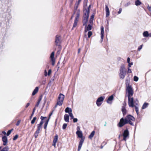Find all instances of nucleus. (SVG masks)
I'll return each instance as SVG.
<instances>
[{"label": "nucleus", "instance_id": "nucleus-1", "mask_svg": "<svg viewBox=\"0 0 151 151\" xmlns=\"http://www.w3.org/2000/svg\"><path fill=\"white\" fill-rule=\"evenodd\" d=\"M126 91L127 93V96L128 97V103L129 107L133 106V102H134V99L133 97L131 98V96L133 95L134 92L131 86L129 85L127 87Z\"/></svg>", "mask_w": 151, "mask_h": 151}, {"label": "nucleus", "instance_id": "nucleus-2", "mask_svg": "<svg viewBox=\"0 0 151 151\" xmlns=\"http://www.w3.org/2000/svg\"><path fill=\"white\" fill-rule=\"evenodd\" d=\"M89 17H83L82 23L83 25L85 26V33H86L88 31L91 30L92 28V25L90 24L87 25V23L88 21Z\"/></svg>", "mask_w": 151, "mask_h": 151}, {"label": "nucleus", "instance_id": "nucleus-3", "mask_svg": "<svg viewBox=\"0 0 151 151\" xmlns=\"http://www.w3.org/2000/svg\"><path fill=\"white\" fill-rule=\"evenodd\" d=\"M47 117H43L42 116H41L40 119L41 120L40 123L37 125V129L34 134V136L35 138H36L37 137L38 134L40 133V131L42 128V125L43 123V120L45 119H47Z\"/></svg>", "mask_w": 151, "mask_h": 151}, {"label": "nucleus", "instance_id": "nucleus-4", "mask_svg": "<svg viewBox=\"0 0 151 151\" xmlns=\"http://www.w3.org/2000/svg\"><path fill=\"white\" fill-rule=\"evenodd\" d=\"M76 133L79 138H81L78 149V151H80L84 140L85 137H83V134L81 131H77Z\"/></svg>", "mask_w": 151, "mask_h": 151}, {"label": "nucleus", "instance_id": "nucleus-5", "mask_svg": "<svg viewBox=\"0 0 151 151\" xmlns=\"http://www.w3.org/2000/svg\"><path fill=\"white\" fill-rule=\"evenodd\" d=\"M126 74V70L123 64H122L120 67L119 69V76L120 78L123 79L124 78Z\"/></svg>", "mask_w": 151, "mask_h": 151}, {"label": "nucleus", "instance_id": "nucleus-6", "mask_svg": "<svg viewBox=\"0 0 151 151\" xmlns=\"http://www.w3.org/2000/svg\"><path fill=\"white\" fill-rule=\"evenodd\" d=\"M86 5H84L83 6V17H89V14L90 12V9L91 6V5H89L87 9L86 7L87 6V1H86Z\"/></svg>", "mask_w": 151, "mask_h": 151}, {"label": "nucleus", "instance_id": "nucleus-7", "mask_svg": "<svg viewBox=\"0 0 151 151\" xmlns=\"http://www.w3.org/2000/svg\"><path fill=\"white\" fill-rule=\"evenodd\" d=\"M127 124L129 123L130 125L132 126H134V124L132 121L134 122L135 118L132 116L131 115H128L125 118Z\"/></svg>", "mask_w": 151, "mask_h": 151}, {"label": "nucleus", "instance_id": "nucleus-8", "mask_svg": "<svg viewBox=\"0 0 151 151\" xmlns=\"http://www.w3.org/2000/svg\"><path fill=\"white\" fill-rule=\"evenodd\" d=\"M127 124V123L125 118L123 117L120 119L119 122L117 124V126L119 127H121Z\"/></svg>", "mask_w": 151, "mask_h": 151}, {"label": "nucleus", "instance_id": "nucleus-9", "mask_svg": "<svg viewBox=\"0 0 151 151\" xmlns=\"http://www.w3.org/2000/svg\"><path fill=\"white\" fill-rule=\"evenodd\" d=\"M139 101L137 99H136L134 100V102H133V106L131 107H135V111L137 114H139V105H138Z\"/></svg>", "mask_w": 151, "mask_h": 151}, {"label": "nucleus", "instance_id": "nucleus-10", "mask_svg": "<svg viewBox=\"0 0 151 151\" xmlns=\"http://www.w3.org/2000/svg\"><path fill=\"white\" fill-rule=\"evenodd\" d=\"M61 37L60 36L57 35L55 37V42L56 45L60 46L61 43Z\"/></svg>", "mask_w": 151, "mask_h": 151}, {"label": "nucleus", "instance_id": "nucleus-11", "mask_svg": "<svg viewBox=\"0 0 151 151\" xmlns=\"http://www.w3.org/2000/svg\"><path fill=\"white\" fill-rule=\"evenodd\" d=\"M129 132L127 129L125 130L123 133V140L126 141V139L129 137Z\"/></svg>", "mask_w": 151, "mask_h": 151}, {"label": "nucleus", "instance_id": "nucleus-12", "mask_svg": "<svg viewBox=\"0 0 151 151\" xmlns=\"http://www.w3.org/2000/svg\"><path fill=\"white\" fill-rule=\"evenodd\" d=\"M104 99L105 97L101 96L97 99L96 101V104L98 106H101L102 104L101 102L104 101Z\"/></svg>", "mask_w": 151, "mask_h": 151}, {"label": "nucleus", "instance_id": "nucleus-13", "mask_svg": "<svg viewBox=\"0 0 151 151\" xmlns=\"http://www.w3.org/2000/svg\"><path fill=\"white\" fill-rule=\"evenodd\" d=\"M101 42H102L103 40L104 34V27L102 26H101Z\"/></svg>", "mask_w": 151, "mask_h": 151}, {"label": "nucleus", "instance_id": "nucleus-14", "mask_svg": "<svg viewBox=\"0 0 151 151\" xmlns=\"http://www.w3.org/2000/svg\"><path fill=\"white\" fill-rule=\"evenodd\" d=\"M2 140L3 142V145L4 146L6 145L8 142L7 137L6 136H4L2 137Z\"/></svg>", "mask_w": 151, "mask_h": 151}, {"label": "nucleus", "instance_id": "nucleus-15", "mask_svg": "<svg viewBox=\"0 0 151 151\" xmlns=\"http://www.w3.org/2000/svg\"><path fill=\"white\" fill-rule=\"evenodd\" d=\"M105 10L106 12V17H107L109 15L110 12L109 9L107 5H105Z\"/></svg>", "mask_w": 151, "mask_h": 151}, {"label": "nucleus", "instance_id": "nucleus-16", "mask_svg": "<svg viewBox=\"0 0 151 151\" xmlns=\"http://www.w3.org/2000/svg\"><path fill=\"white\" fill-rule=\"evenodd\" d=\"M65 96L62 93H60L59 96L58 97V100H60L62 101H63Z\"/></svg>", "mask_w": 151, "mask_h": 151}, {"label": "nucleus", "instance_id": "nucleus-17", "mask_svg": "<svg viewBox=\"0 0 151 151\" xmlns=\"http://www.w3.org/2000/svg\"><path fill=\"white\" fill-rule=\"evenodd\" d=\"M45 123L44 125V128L45 129H46L47 124L49 121V119H45Z\"/></svg>", "mask_w": 151, "mask_h": 151}, {"label": "nucleus", "instance_id": "nucleus-18", "mask_svg": "<svg viewBox=\"0 0 151 151\" xmlns=\"http://www.w3.org/2000/svg\"><path fill=\"white\" fill-rule=\"evenodd\" d=\"M80 10L78 9L77 10V12L76 13V16L75 18V19L78 20V19L80 15Z\"/></svg>", "mask_w": 151, "mask_h": 151}, {"label": "nucleus", "instance_id": "nucleus-19", "mask_svg": "<svg viewBox=\"0 0 151 151\" xmlns=\"http://www.w3.org/2000/svg\"><path fill=\"white\" fill-rule=\"evenodd\" d=\"M64 119L65 121L67 122H69V116L68 114H65L64 116Z\"/></svg>", "mask_w": 151, "mask_h": 151}, {"label": "nucleus", "instance_id": "nucleus-20", "mask_svg": "<svg viewBox=\"0 0 151 151\" xmlns=\"http://www.w3.org/2000/svg\"><path fill=\"white\" fill-rule=\"evenodd\" d=\"M114 98V96L113 95H111L110 96L108 99L107 100L106 102L107 103L109 104L111 103H110L109 101H112Z\"/></svg>", "mask_w": 151, "mask_h": 151}, {"label": "nucleus", "instance_id": "nucleus-21", "mask_svg": "<svg viewBox=\"0 0 151 151\" xmlns=\"http://www.w3.org/2000/svg\"><path fill=\"white\" fill-rule=\"evenodd\" d=\"M143 36L145 37H150V33H149L147 31H145L143 33Z\"/></svg>", "mask_w": 151, "mask_h": 151}, {"label": "nucleus", "instance_id": "nucleus-22", "mask_svg": "<svg viewBox=\"0 0 151 151\" xmlns=\"http://www.w3.org/2000/svg\"><path fill=\"white\" fill-rule=\"evenodd\" d=\"M38 87H36L32 93V95L33 96L35 95L38 92Z\"/></svg>", "mask_w": 151, "mask_h": 151}, {"label": "nucleus", "instance_id": "nucleus-23", "mask_svg": "<svg viewBox=\"0 0 151 151\" xmlns=\"http://www.w3.org/2000/svg\"><path fill=\"white\" fill-rule=\"evenodd\" d=\"M65 111L66 113H68L69 114L70 112H72V109L70 108L67 107L65 109Z\"/></svg>", "mask_w": 151, "mask_h": 151}, {"label": "nucleus", "instance_id": "nucleus-24", "mask_svg": "<svg viewBox=\"0 0 151 151\" xmlns=\"http://www.w3.org/2000/svg\"><path fill=\"white\" fill-rule=\"evenodd\" d=\"M122 111L124 116H125L127 113V110L126 109V108L123 107L122 108Z\"/></svg>", "mask_w": 151, "mask_h": 151}, {"label": "nucleus", "instance_id": "nucleus-25", "mask_svg": "<svg viewBox=\"0 0 151 151\" xmlns=\"http://www.w3.org/2000/svg\"><path fill=\"white\" fill-rule=\"evenodd\" d=\"M142 3L140 0H136L135 1V4L136 6H139L142 4Z\"/></svg>", "mask_w": 151, "mask_h": 151}, {"label": "nucleus", "instance_id": "nucleus-26", "mask_svg": "<svg viewBox=\"0 0 151 151\" xmlns=\"http://www.w3.org/2000/svg\"><path fill=\"white\" fill-rule=\"evenodd\" d=\"M78 21V20L75 19L72 30H73V28L77 26Z\"/></svg>", "mask_w": 151, "mask_h": 151}, {"label": "nucleus", "instance_id": "nucleus-27", "mask_svg": "<svg viewBox=\"0 0 151 151\" xmlns=\"http://www.w3.org/2000/svg\"><path fill=\"white\" fill-rule=\"evenodd\" d=\"M58 136L57 134H56L54 138L53 142L56 143L58 140Z\"/></svg>", "mask_w": 151, "mask_h": 151}, {"label": "nucleus", "instance_id": "nucleus-28", "mask_svg": "<svg viewBox=\"0 0 151 151\" xmlns=\"http://www.w3.org/2000/svg\"><path fill=\"white\" fill-rule=\"evenodd\" d=\"M95 132L94 131H93L89 135L88 138L90 139H91L93 137L94 134H95Z\"/></svg>", "mask_w": 151, "mask_h": 151}, {"label": "nucleus", "instance_id": "nucleus-29", "mask_svg": "<svg viewBox=\"0 0 151 151\" xmlns=\"http://www.w3.org/2000/svg\"><path fill=\"white\" fill-rule=\"evenodd\" d=\"M149 105V104L146 103H145L144 104H143L142 106V109H144L146 108Z\"/></svg>", "mask_w": 151, "mask_h": 151}, {"label": "nucleus", "instance_id": "nucleus-30", "mask_svg": "<svg viewBox=\"0 0 151 151\" xmlns=\"http://www.w3.org/2000/svg\"><path fill=\"white\" fill-rule=\"evenodd\" d=\"M63 101L60 100H58L57 103V105H58L60 106L62 105L63 103Z\"/></svg>", "mask_w": 151, "mask_h": 151}, {"label": "nucleus", "instance_id": "nucleus-31", "mask_svg": "<svg viewBox=\"0 0 151 151\" xmlns=\"http://www.w3.org/2000/svg\"><path fill=\"white\" fill-rule=\"evenodd\" d=\"M9 150V147H6L3 148L1 151H8Z\"/></svg>", "mask_w": 151, "mask_h": 151}, {"label": "nucleus", "instance_id": "nucleus-32", "mask_svg": "<svg viewBox=\"0 0 151 151\" xmlns=\"http://www.w3.org/2000/svg\"><path fill=\"white\" fill-rule=\"evenodd\" d=\"M54 54L55 53L54 52H52L50 55V58L51 59H55L54 56Z\"/></svg>", "mask_w": 151, "mask_h": 151}, {"label": "nucleus", "instance_id": "nucleus-33", "mask_svg": "<svg viewBox=\"0 0 151 151\" xmlns=\"http://www.w3.org/2000/svg\"><path fill=\"white\" fill-rule=\"evenodd\" d=\"M36 110V108H34L33 109V111H32V113L31 114V115L30 116V119H31L32 118V117L34 114V113L35 112V110Z\"/></svg>", "mask_w": 151, "mask_h": 151}, {"label": "nucleus", "instance_id": "nucleus-34", "mask_svg": "<svg viewBox=\"0 0 151 151\" xmlns=\"http://www.w3.org/2000/svg\"><path fill=\"white\" fill-rule=\"evenodd\" d=\"M13 130V129H12L10 130H9L8 131L7 133H6V135L8 136H9L10 134H11V132Z\"/></svg>", "mask_w": 151, "mask_h": 151}, {"label": "nucleus", "instance_id": "nucleus-35", "mask_svg": "<svg viewBox=\"0 0 151 151\" xmlns=\"http://www.w3.org/2000/svg\"><path fill=\"white\" fill-rule=\"evenodd\" d=\"M92 35V33L91 31H89L88 33V37L89 38Z\"/></svg>", "mask_w": 151, "mask_h": 151}, {"label": "nucleus", "instance_id": "nucleus-36", "mask_svg": "<svg viewBox=\"0 0 151 151\" xmlns=\"http://www.w3.org/2000/svg\"><path fill=\"white\" fill-rule=\"evenodd\" d=\"M79 5L77 4H75V6L74 7V11L75 12L76 11H77V9L78 8Z\"/></svg>", "mask_w": 151, "mask_h": 151}, {"label": "nucleus", "instance_id": "nucleus-37", "mask_svg": "<svg viewBox=\"0 0 151 151\" xmlns=\"http://www.w3.org/2000/svg\"><path fill=\"white\" fill-rule=\"evenodd\" d=\"M36 119V118L35 117H34L31 122V124H33L35 123Z\"/></svg>", "mask_w": 151, "mask_h": 151}, {"label": "nucleus", "instance_id": "nucleus-38", "mask_svg": "<svg viewBox=\"0 0 151 151\" xmlns=\"http://www.w3.org/2000/svg\"><path fill=\"white\" fill-rule=\"evenodd\" d=\"M131 4V2L130 1H129L126 3L124 5L125 7H127L130 5Z\"/></svg>", "mask_w": 151, "mask_h": 151}, {"label": "nucleus", "instance_id": "nucleus-39", "mask_svg": "<svg viewBox=\"0 0 151 151\" xmlns=\"http://www.w3.org/2000/svg\"><path fill=\"white\" fill-rule=\"evenodd\" d=\"M67 126V124H66L65 123L63 125L62 128L63 129H65Z\"/></svg>", "mask_w": 151, "mask_h": 151}, {"label": "nucleus", "instance_id": "nucleus-40", "mask_svg": "<svg viewBox=\"0 0 151 151\" xmlns=\"http://www.w3.org/2000/svg\"><path fill=\"white\" fill-rule=\"evenodd\" d=\"M138 78L136 76H135L134 77V80L135 81H137L138 80Z\"/></svg>", "mask_w": 151, "mask_h": 151}, {"label": "nucleus", "instance_id": "nucleus-41", "mask_svg": "<svg viewBox=\"0 0 151 151\" xmlns=\"http://www.w3.org/2000/svg\"><path fill=\"white\" fill-rule=\"evenodd\" d=\"M69 116L70 117V118L71 119H73L74 118V116H73V114L72 112H70L69 114Z\"/></svg>", "mask_w": 151, "mask_h": 151}, {"label": "nucleus", "instance_id": "nucleus-42", "mask_svg": "<svg viewBox=\"0 0 151 151\" xmlns=\"http://www.w3.org/2000/svg\"><path fill=\"white\" fill-rule=\"evenodd\" d=\"M52 61V65L54 66L55 64V59H51Z\"/></svg>", "mask_w": 151, "mask_h": 151}, {"label": "nucleus", "instance_id": "nucleus-43", "mask_svg": "<svg viewBox=\"0 0 151 151\" xmlns=\"http://www.w3.org/2000/svg\"><path fill=\"white\" fill-rule=\"evenodd\" d=\"M126 105L127 104L126 102L125 101H124L123 104V106H122V108H123V107L125 108Z\"/></svg>", "mask_w": 151, "mask_h": 151}, {"label": "nucleus", "instance_id": "nucleus-44", "mask_svg": "<svg viewBox=\"0 0 151 151\" xmlns=\"http://www.w3.org/2000/svg\"><path fill=\"white\" fill-rule=\"evenodd\" d=\"M18 137V135L17 134L13 138V140H16Z\"/></svg>", "mask_w": 151, "mask_h": 151}, {"label": "nucleus", "instance_id": "nucleus-45", "mask_svg": "<svg viewBox=\"0 0 151 151\" xmlns=\"http://www.w3.org/2000/svg\"><path fill=\"white\" fill-rule=\"evenodd\" d=\"M93 19H90V20L89 21V22L90 24H89L93 25Z\"/></svg>", "mask_w": 151, "mask_h": 151}, {"label": "nucleus", "instance_id": "nucleus-46", "mask_svg": "<svg viewBox=\"0 0 151 151\" xmlns=\"http://www.w3.org/2000/svg\"><path fill=\"white\" fill-rule=\"evenodd\" d=\"M147 8L150 11H151V6H150L148 4L147 6Z\"/></svg>", "mask_w": 151, "mask_h": 151}, {"label": "nucleus", "instance_id": "nucleus-47", "mask_svg": "<svg viewBox=\"0 0 151 151\" xmlns=\"http://www.w3.org/2000/svg\"><path fill=\"white\" fill-rule=\"evenodd\" d=\"M143 46V45H142L138 47V51H139L140 50L142 49Z\"/></svg>", "mask_w": 151, "mask_h": 151}, {"label": "nucleus", "instance_id": "nucleus-48", "mask_svg": "<svg viewBox=\"0 0 151 151\" xmlns=\"http://www.w3.org/2000/svg\"><path fill=\"white\" fill-rule=\"evenodd\" d=\"M73 119V122L75 123L77 122L78 121V119L76 118H74Z\"/></svg>", "mask_w": 151, "mask_h": 151}, {"label": "nucleus", "instance_id": "nucleus-49", "mask_svg": "<svg viewBox=\"0 0 151 151\" xmlns=\"http://www.w3.org/2000/svg\"><path fill=\"white\" fill-rule=\"evenodd\" d=\"M122 10V9L121 8H120L119 9V11L118 12V14H120L121 13Z\"/></svg>", "mask_w": 151, "mask_h": 151}, {"label": "nucleus", "instance_id": "nucleus-50", "mask_svg": "<svg viewBox=\"0 0 151 151\" xmlns=\"http://www.w3.org/2000/svg\"><path fill=\"white\" fill-rule=\"evenodd\" d=\"M133 64V63L132 62H131V63H129L128 68H130L131 67V66Z\"/></svg>", "mask_w": 151, "mask_h": 151}, {"label": "nucleus", "instance_id": "nucleus-51", "mask_svg": "<svg viewBox=\"0 0 151 151\" xmlns=\"http://www.w3.org/2000/svg\"><path fill=\"white\" fill-rule=\"evenodd\" d=\"M128 68V73H131L132 72V70L131 69L129 68Z\"/></svg>", "mask_w": 151, "mask_h": 151}, {"label": "nucleus", "instance_id": "nucleus-52", "mask_svg": "<svg viewBox=\"0 0 151 151\" xmlns=\"http://www.w3.org/2000/svg\"><path fill=\"white\" fill-rule=\"evenodd\" d=\"M94 15L93 14H92L90 18V19H91L93 20L94 17Z\"/></svg>", "mask_w": 151, "mask_h": 151}, {"label": "nucleus", "instance_id": "nucleus-53", "mask_svg": "<svg viewBox=\"0 0 151 151\" xmlns=\"http://www.w3.org/2000/svg\"><path fill=\"white\" fill-rule=\"evenodd\" d=\"M20 120H19L16 123V125L17 126H18V125H19V124H20Z\"/></svg>", "mask_w": 151, "mask_h": 151}, {"label": "nucleus", "instance_id": "nucleus-54", "mask_svg": "<svg viewBox=\"0 0 151 151\" xmlns=\"http://www.w3.org/2000/svg\"><path fill=\"white\" fill-rule=\"evenodd\" d=\"M81 0H78V1L77 2H76V4L79 5Z\"/></svg>", "mask_w": 151, "mask_h": 151}, {"label": "nucleus", "instance_id": "nucleus-55", "mask_svg": "<svg viewBox=\"0 0 151 151\" xmlns=\"http://www.w3.org/2000/svg\"><path fill=\"white\" fill-rule=\"evenodd\" d=\"M51 70L50 69L48 71V76H49L51 73Z\"/></svg>", "mask_w": 151, "mask_h": 151}, {"label": "nucleus", "instance_id": "nucleus-56", "mask_svg": "<svg viewBox=\"0 0 151 151\" xmlns=\"http://www.w3.org/2000/svg\"><path fill=\"white\" fill-rule=\"evenodd\" d=\"M40 101H38L37 104H36V105H35V106L36 107H38L40 104Z\"/></svg>", "mask_w": 151, "mask_h": 151}, {"label": "nucleus", "instance_id": "nucleus-57", "mask_svg": "<svg viewBox=\"0 0 151 151\" xmlns=\"http://www.w3.org/2000/svg\"><path fill=\"white\" fill-rule=\"evenodd\" d=\"M53 111H52L51 113H50L49 115V117L48 119H49V120L50 119V116H51L52 115V114Z\"/></svg>", "mask_w": 151, "mask_h": 151}, {"label": "nucleus", "instance_id": "nucleus-58", "mask_svg": "<svg viewBox=\"0 0 151 151\" xmlns=\"http://www.w3.org/2000/svg\"><path fill=\"white\" fill-rule=\"evenodd\" d=\"M130 60V58L129 57L127 59V62L128 63H129Z\"/></svg>", "mask_w": 151, "mask_h": 151}, {"label": "nucleus", "instance_id": "nucleus-59", "mask_svg": "<svg viewBox=\"0 0 151 151\" xmlns=\"http://www.w3.org/2000/svg\"><path fill=\"white\" fill-rule=\"evenodd\" d=\"M73 1V0H70V3L71 5L72 4Z\"/></svg>", "mask_w": 151, "mask_h": 151}, {"label": "nucleus", "instance_id": "nucleus-60", "mask_svg": "<svg viewBox=\"0 0 151 151\" xmlns=\"http://www.w3.org/2000/svg\"><path fill=\"white\" fill-rule=\"evenodd\" d=\"M45 76H47V72L46 70L45 71Z\"/></svg>", "mask_w": 151, "mask_h": 151}, {"label": "nucleus", "instance_id": "nucleus-61", "mask_svg": "<svg viewBox=\"0 0 151 151\" xmlns=\"http://www.w3.org/2000/svg\"><path fill=\"white\" fill-rule=\"evenodd\" d=\"M29 105H30L29 103H27V104L25 106V107L27 108Z\"/></svg>", "mask_w": 151, "mask_h": 151}, {"label": "nucleus", "instance_id": "nucleus-62", "mask_svg": "<svg viewBox=\"0 0 151 151\" xmlns=\"http://www.w3.org/2000/svg\"><path fill=\"white\" fill-rule=\"evenodd\" d=\"M77 131H80L79 130L80 129V128L78 126L77 127Z\"/></svg>", "mask_w": 151, "mask_h": 151}, {"label": "nucleus", "instance_id": "nucleus-63", "mask_svg": "<svg viewBox=\"0 0 151 151\" xmlns=\"http://www.w3.org/2000/svg\"><path fill=\"white\" fill-rule=\"evenodd\" d=\"M2 133L4 135H5L6 134V132L5 131H3L2 132Z\"/></svg>", "mask_w": 151, "mask_h": 151}, {"label": "nucleus", "instance_id": "nucleus-64", "mask_svg": "<svg viewBox=\"0 0 151 151\" xmlns=\"http://www.w3.org/2000/svg\"><path fill=\"white\" fill-rule=\"evenodd\" d=\"M53 145H52L54 146H55V145H56V143H55V142H53Z\"/></svg>", "mask_w": 151, "mask_h": 151}]
</instances>
